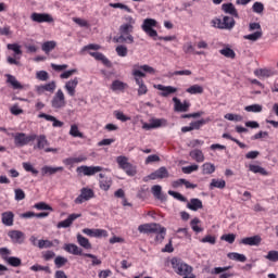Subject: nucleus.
I'll use <instances>...</instances> for the list:
<instances>
[{
  "label": "nucleus",
  "instance_id": "obj_1",
  "mask_svg": "<svg viewBox=\"0 0 278 278\" xmlns=\"http://www.w3.org/2000/svg\"><path fill=\"white\" fill-rule=\"evenodd\" d=\"M138 231L140 233H157L155 237L156 242H164V238H166V228L156 223L142 224L138 227Z\"/></svg>",
  "mask_w": 278,
  "mask_h": 278
},
{
  "label": "nucleus",
  "instance_id": "obj_2",
  "mask_svg": "<svg viewBox=\"0 0 278 278\" xmlns=\"http://www.w3.org/2000/svg\"><path fill=\"white\" fill-rule=\"evenodd\" d=\"M172 268L184 278H197L194 274H192V266L182 262L181 258L173 257L170 260Z\"/></svg>",
  "mask_w": 278,
  "mask_h": 278
},
{
  "label": "nucleus",
  "instance_id": "obj_3",
  "mask_svg": "<svg viewBox=\"0 0 278 278\" xmlns=\"http://www.w3.org/2000/svg\"><path fill=\"white\" fill-rule=\"evenodd\" d=\"M119 34L121 36L114 37V42H128V45H134V25L131 24H122L119 26Z\"/></svg>",
  "mask_w": 278,
  "mask_h": 278
},
{
  "label": "nucleus",
  "instance_id": "obj_4",
  "mask_svg": "<svg viewBox=\"0 0 278 278\" xmlns=\"http://www.w3.org/2000/svg\"><path fill=\"white\" fill-rule=\"evenodd\" d=\"M116 162L119 168H122V170H124L128 177H136L138 170L136 169V166L129 163V159H127V156H117Z\"/></svg>",
  "mask_w": 278,
  "mask_h": 278
},
{
  "label": "nucleus",
  "instance_id": "obj_5",
  "mask_svg": "<svg viewBox=\"0 0 278 278\" xmlns=\"http://www.w3.org/2000/svg\"><path fill=\"white\" fill-rule=\"evenodd\" d=\"M132 75L135 77L137 86H139L138 96L142 97V94H147V92H149V89L147 88V85H144V80L141 79L142 77H147V74H144V72L140 70H134Z\"/></svg>",
  "mask_w": 278,
  "mask_h": 278
},
{
  "label": "nucleus",
  "instance_id": "obj_6",
  "mask_svg": "<svg viewBox=\"0 0 278 278\" xmlns=\"http://www.w3.org/2000/svg\"><path fill=\"white\" fill-rule=\"evenodd\" d=\"M256 29V31H255ZM249 30L250 31H255L253 34L250 35H244L243 38L244 40H251L252 42H257V40H260V38H262V36H264V33L262 31V25H260V23H250L249 24Z\"/></svg>",
  "mask_w": 278,
  "mask_h": 278
},
{
  "label": "nucleus",
  "instance_id": "obj_7",
  "mask_svg": "<svg viewBox=\"0 0 278 278\" xmlns=\"http://www.w3.org/2000/svg\"><path fill=\"white\" fill-rule=\"evenodd\" d=\"M153 27H157V21L153 18H146L141 25V29L150 36V38H157V30L153 29Z\"/></svg>",
  "mask_w": 278,
  "mask_h": 278
},
{
  "label": "nucleus",
  "instance_id": "obj_8",
  "mask_svg": "<svg viewBox=\"0 0 278 278\" xmlns=\"http://www.w3.org/2000/svg\"><path fill=\"white\" fill-rule=\"evenodd\" d=\"M36 140V135H25V132H16L14 136L15 147H26L29 142Z\"/></svg>",
  "mask_w": 278,
  "mask_h": 278
},
{
  "label": "nucleus",
  "instance_id": "obj_9",
  "mask_svg": "<svg viewBox=\"0 0 278 278\" xmlns=\"http://www.w3.org/2000/svg\"><path fill=\"white\" fill-rule=\"evenodd\" d=\"M37 146L36 148L39 150H45V153H58V148H47L49 147V140H47V136L40 135L36 136ZM35 148V149H36Z\"/></svg>",
  "mask_w": 278,
  "mask_h": 278
},
{
  "label": "nucleus",
  "instance_id": "obj_10",
  "mask_svg": "<svg viewBox=\"0 0 278 278\" xmlns=\"http://www.w3.org/2000/svg\"><path fill=\"white\" fill-rule=\"evenodd\" d=\"M66 105V98L62 89H59L51 100V106L54 110H60Z\"/></svg>",
  "mask_w": 278,
  "mask_h": 278
},
{
  "label": "nucleus",
  "instance_id": "obj_11",
  "mask_svg": "<svg viewBox=\"0 0 278 278\" xmlns=\"http://www.w3.org/2000/svg\"><path fill=\"white\" fill-rule=\"evenodd\" d=\"M103 170V167L101 166H88V165H81L76 168V172L78 175H85L86 177H91V175H97V173H101Z\"/></svg>",
  "mask_w": 278,
  "mask_h": 278
},
{
  "label": "nucleus",
  "instance_id": "obj_12",
  "mask_svg": "<svg viewBox=\"0 0 278 278\" xmlns=\"http://www.w3.org/2000/svg\"><path fill=\"white\" fill-rule=\"evenodd\" d=\"M90 199H94V191L90 188H83L80 190V194L75 199L76 205H81L85 201H90Z\"/></svg>",
  "mask_w": 278,
  "mask_h": 278
},
{
  "label": "nucleus",
  "instance_id": "obj_13",
  "mask_svg": "<svg viewBox=\"0 0 278 278\" xmlns=\"http://www.w3.org/2000/svg\"><path fill=\"white\" fill-rule=\"evenodd\" d=\"M9 238L13 244H24L25 243V232L21 230H10L8 232Z\"/></svg>",
  "mask_w": 278,
  "mask_h": 278
},
{
  "label": "nucleus",
  "instance_id": "obj_14",
  "mask_svg": "<svg viewBox=\"0 0 278 278\" xmlns=\"http://www.w3.org/2000/svg\"><path fill=\"white\" fill-rule=\"evenodd\" d=\"M30 18L34 23H53V16L49 13L34 12L31 13Z\"/></svg>",
  "mask_w": 278,
  "mask_h": 278
},
{
  "label": "nucleus",
  "instance_id": "obj_15",
  "mask_svg": "<svg viewBox=\"0 0 278 278\" xmlns=\"http://www.w3.org/2000/svg\"><path fill=\"white\" fill-rule=\"evenodd\" d=\"M77 218H81V214L73 213L68 215V217L65 220L59 222L56 227L58 229H68V227H71V225H73V223H75Z\"/></svg>",
  "mask_w": 278,
  "mask_h": 278
},
{
  "label": "nucleus",
  "instance_id": "obj_16",
  "mask_svg": "<svg viewBox=\"0 0 278 278\" xmlns=\"http://www.w3.org/2000/svg\"><path fill=\"white\" fill-rule=\"evenodd\" d=\"M173 102L175 112H188L190 110V102H188L187 100L181 102L179 98L174 97Z\"/></svg>",
  "mask_w": 278,
  "mask_h": 278
},
{
  "label": "nucleus",
  "instance_id": "obj_17",
  "mask_svg": "<svg viewBox=\"0 0 278 278\" xmlns=\"http://www.w3.org/2000/svg\"><path fill=\"white\" fill-rule=\"evenodd\" d=\"M148 179L155 180V179H168V169L165 166L160 167L155 172L151 173L148 176Z\"/></svg>",
  "mask_w": 278,
  "mask_h": 278
},
{
  "label": "nucleus",
  "instance_id": "obj_18",
  "mask_svg": "<svg viewBox=\"0 0 278 278\" xmlns=\"http://www.w3.org/2000/svg\"><path fill=\"white\" fill-rule=\"evenodd\" d=\"M63 249L64 251H66V253H70L71 255H81L83 257L84 255H86V253H84V250L81 248H78L75 243H65Z\"/></svg>",
  "mask_w": 278,
  "mask_h": 278
},
{
  "label": "nucleus",
  "instance_id": "obj_19",
  "mask_svg": "<svg viewBox=\"0 0 278 278\" xmlns=\"http://www.w3.org/2000/svg\"><path fill=\"white\" fill-rule=\"evenodd\" d=\"M4 77H7V84L13 88V90H23L25 88L21 81L16 79V76L12 74H5Z\"/></svg>",
  "mask_w": 278,
  "mask_h": 278
},
{
  "label": "nucleus",
  "instance_id": "obj_20",
  "mask_svg": "<svg viewBox=\"0 0 278 278\" xmlns=\"http://www.w3.org/2000/svg\"><path fill=\"white\" fill-rule=\"evenodd\" d=\"M241 244H245L248 247H260L262 244V237L255 235L253 237H247L241 240Z\"/></svg>",
  "mask_w": 278,
  "mask_h": 278
},
{
  "label": "nucleus",
  "instance_id": "obj_21",
  "mask_svg": "<svg viewBox=\"0 0 278 278\" xmlns=\"http://www.w3.org/2000/svg\"><path fill=\"white\" fill-rule=\"evenodd\" d=\"M162 125H166V119H160V118H152L150 119V123L143 124V129H157V127H162Z\"/></svg>",
  "mask_w": 278,
  "mask_h": 278
},
{
  "label": "nucleus",
  "instance_id": "obj_22",
  "mask_svg": "<svg viewBox=\"0 0 278 278\" xmlns=\"http://www.w3.org/2000/svg\"><path fill=\"white\" fill-rule=\"evenodd\" d=\"M154 88L162 91L161 97H169V94H175V92H177V87L173 86L155 85Z\"/></svg>",
  "mask_w": 278,
  "mask_h": 278
},
{
  "label": "nucleus",
  "instance_id": "obj_23",
  "mask_svg": "<svg viewBox=\"0 0 278 278\" xmlns=\"http://www.w3.org/2000/svg\"><path fill=\"white\" fill-rule=\"evenodd\" d=\"M78 85H79V78L77 77L68 80L65 84V90L67 91V94H70V97H75V89L77 88Z\"/></svg>",
  "mask_w": 278,
  "mask_h": 278
},
{
  "label": "nucleus",
  "instance_id": "obj_24",
  "mask_svg": "<svg viewBox=\"0 0 278 278\" xmlns=\"http://www.w3.org/2000/svg\"><path fill=\"white\" fill-rule=\"evenodd\" d=\"M38 118H45L46 121H49L50 123H52L53 127H64V122L56 119L55 116L53 115H49L47 113H40L38 115Z\"/></svg>",
  "mask_w": 278,
  "mask_h": 278
},
{
  "label": "nucleus",
  "instance_id": "obj_25",
  "mask_svg": "<svg viewBox=\"0 0 278 278\" xmlns=\"http://www.w3.org/2000/svg\"><path fill=\"white\" fill-rule=\"evenodd\" d=\"M187 207L191 212H199V210H203V202L198 198H193L187 203Z\"/></svg>",
  "mask_w": 278,
  "mask_h": 278
},
{
  "label": "nucleus",
  "instance_id": "obj_26",
  "mask_svg": "<svg viewBox=\"0 0 278 278\" xmlns=\"http://www.w3.org/2000/svg\"><path fill=\"white\" fill-rule=\"evenodd\" d=\"M2 216V224L5 227H12L14 225V213L12 211H7L1 214Z\"/></svg>",
  "mask_w": 278,
  "mask_h": 278
},
{
  "label": "nucleus",
  "instance_id": "obj_27",
  "mask_svg": "<svg viewBox=\"0 0 278 278\" xmlns=\"http://www.w3.org/2000/svg\"><path fill=\"white\" fill-rule=\"evenodd\" d=\"M64 170V167L59 166V167H52L49 165H46L41 168V174L45 177V175H55V173H62Z\"/></svg>",
  "mask_w": 278,
  "mask_h": 278
},
{
  "label": "nucleus",
  "instance_id": "obj_28",
  "mask_svg": "<svg viewBox=\"0 0 278 278\" xmlns=\"http://www.w3.org/2000/svg\"><path fill=\"white\" fill-rule=\"evenodd\" d=\"M222 10L226 14H230V16H235V18H238V10H236V7H233V3H224L222 5Z\"/></svg>",
  "mask_w": 278,
  "mask_h": 278
},
{
  "label": "nucleus",
  "instance_id": "obj_29",
  "mask_svg": "<svg viewBox=\"0 0 278 278\" xmlns=\"http://www.w3.org/2000/svg\"><path fill=\"white\" fill-rule=\"evenodd\" d=\"M7 49L9 51H13V58H17V60H21V55H23V50H21V45L18 43H8Z\"/></svg>",
  "mask_w": 278,
  "mask_h": 278
},
{
  "label": "nucleus",
  "instance_id": "obj_30",
  "mask_svg": "<svg viewBox=\"0 0 278 278\" xmlns=\"http://www.w3.org/2000/svg\"><path fill=\"white\" fill-rule=\"evenodd\" d=\"M151 190L155 199H159V201H166V194L162 193V186L154 185Z\"/></svg>",
  "mask_w": 278,
  "mask_h": 278
},
{
  "label": "nucleus",
  "instance_id": "obj_31",
  "mask_svg": "<svg viewBox=\"0 0 278 278\" xmlns=\"http://www.w3.org/2000/svg\"><path fill=\"white\" fill-rule=\"evenodd\" d=\"M236 26V20L231 16H224L223 17V26H220V29H233Z\"/></svg>",
  "mask_w": 278,
  "mask_h": 278
},
{
  "label": "nucleus",
  "instance_id": "obj_32",
  "mask_svg": "<svg viewBox=\"0 0 278 278\" xmlns=\"http://www.w3.org/2000/svg\"><path fill=\"white\" fill-rule=\"evenodd\" d=\"M189 155L190 157H192V160H195V162L198 163L205 162V155L203 154V151L199 149L190 151Z\"/></svg>",
  "mask_w": 278,
  "mask_h": 278
},
{
  "label": "nucleus",
  "instance_id": "obj_33",
  "mask_svg": "<svg viewBox=\"0 0 278 278\" xmlns=\"http://www.w3.org/2000/svg\"><path fill=\"white\" fill-rule=\"evenodd\" d=\"M76 238L79 247H83V249L87 250L92 249V243H90V240H88V238L81 236L80 233H78Z\"/></svg>",
  "mask_w": 278,
  "mask_h": 278
},
{
  "label": "nucleus",
  "instance_id": "obj_34",
  "mask_svg": "<svg viewBox=\"0 0 278 278\" xmlns=\"http://www.w3.org/2000/svg\"><path fill=\"white\" fill-rule=\"evenodd\" d=\"M89 55H91V58H94V60L102 62V64H104V66H111L110 60H108V58H105V55H103V53L89 52Z\"/></svg>",
  "mask_w": 278,
  "mask_h": 278
},
{
  "label": "nucleus",
  "instance_id": "obj_35",
  "mask_svg": "<svg viewBox=\"0 0 278 278\" xmlns=\"http://www.w3.org/2000/svg\"><path fill=\"white\" fill-rule=\"evenodd\" d=\"M4 262H7L9 266H13V268H18V266L23 264V261L16 256L4 257Z\"/></svg>",
  "mask_w": 278,
  "mask_h": 278
},
{
  "label": "nucleus",
  "instance_id": "obj_36",
  "mask_svg": "<svg viewBox=\"0 0 278 278\" xmlns=\"http://www.w3.org/2000/svg\"><path fill=\"white\" fill-rule=\"evenodd\" d=\"M220 55H224V58H228L230 60H236V51L229 47H225L219 50Z\"/></svg>",
  "mask_w": 278,
  "mask_h": 278
},
{
  "label": "nucleus",
  "instance_id": "obj_37",
  "mask_svg": "<svg viewBox=\"0 0 278 278\" xmlns=\"http://www.w3.org/2000/svg\"><path fill=\"white\" fill-rule=\"evenodd\" d=\"M43 90L47 92H53L55 90V81L52 80L51 83L37 87L38 92H43Z\"/></svg>",
  "mask_w": 278,
  "mask_h": 278
},
{
  "label": "nucleus",
  "instance_id": "obj_38",
  "mask_svg": "<svg viewBox=\"0 0 278 278\" xmlns=\"http://www.w3.org/2000/svg\"><path fill=\"white\" fill-rule=\"evenodd\" d=\"M227 186V182L223 179H212L210 184L211 190H214V188H218L219 190H223Z\"/></svg>",
  "mask_w": 278,
  "mask_h": 278
},
{
  "label": "nucleus",
  "instance_id": "obj_39",
  "mask_svg": "<svg viewBox=\"0 0 278 278\" xmlns=\"http://www.w3.org/2000/svg\"><path fill=\"white\" fill-rule=\"evenodd\" d=\"M70 136H72V138H84V132L79 131L77 124H73L70 129Z\"/></svg>",
  "mask_w": 278,
  "mask_h": 278
},
{
  "label": "nucleus",
  "instance_id": "obj_40",
  "mask_svg": "<svg viewBox=\"0 0 278 278\" xmlns=\"http://www.w3.org/2000/svg\"><path fill=\"white\" fill-rule=\"evenodd\" d=\"M249 170H251V173H254V174H260V175H268V172H266V169L260 165H249Z\"/></svg>",
  "mask_w": 278,
  "mask_h": 278
},
{
  "label": "nucleus",
  "instance_id": "obj_41",
  "mask_svg": "<svg viewBox=\"0 0 278 278\" xmlns=\"http://www.w3.org/2000/svg\"><path fill=\"white\" fill-rule=\"evenodd\" d=\"M216 170V166L212 163H204L202 165V174L203 175H212Z\"/></svg>",
  "mask_w": 278,
  "mask_h": 278
},
{
  "label": "nucleus",
  "instance_id": "obj_42",
  "mask_svg": "<svg viewBox=\"0 0 278 278\" xmlns=\"http://www.w3.org/2000/svg\"><path fill=\"white\" fill-rule=\"evenodd\" d=\"M228 257L229 260H233L235 262H247V256L238 252L228 253Z\"/></svg>",
  "mask_w": 278,
  "mask_h": 278
},
{
  "label": "nucleus",
  "instance_id": "obj_43",
  "mask_svg": "<svg viewBox=\"0 0 278 278\" xmlns=\"http://www.w3.org/2000/svg\"><path fill=\"white\" fill-rule=\"evenodd\" d=\"M186 92L189 94H203V87L200 85H192L191 87L187 88Z\"/></svg>",
  "mask_w": 278,
  "mask_h": 278
},
{
  "label": "nucleus",
  "instance_id": "obj_44",
  "mask_svg": "<svg viewBox=\"0 0 278 278\" xmlns=\"http://www.w3.org/2000/svg\"><path fill=\"white\" fill-rule=\"evenodd\" d=\"M55 41H46L42 43L41 49L42 51H45V53H51V51L55 49Z\"/></svg>",
  "mask_w": 278,
  "mask_h": 278
},
{
  "label": "nucleus",
  "instance_id": "obj_45",
  "mask_svg": "<svg viewBox=\"0 0 278 278\" xmlns=\"http://www.w3.org/2000/svg\"><path fill=\"white\" fill-rule=\"evenodd\" d=\"M256 77H273V72L266 68H260L254 71Z\"/></svg>",
  "mask_w": 278,
  "mask_h": 278
},
{
  "label": "nucleus",
  "instance_id": "obj_46",
  "mask_svg": "<svg viewBox=\"0 0 278 278\" xmlns=\"http://www.w3.org/2000/svg\"><path fill=\"white\" fill-rule=\"evenodd\" d=\"M54 264L56 268H62L68 264V258L59 255L54 258Z\"/></svg>",
  "mask_w": 278,
  "mask_h": 278
},
{
  "label": "nucleus",
  "instance_id": "obj_47",
  "mask_svg": "<svg viewBox=\"0 0 278 278\" xmlns=\"http://www.w3.org/2000/svg\"><path fill=\"white\" fill-rule=\"evenodd\" d=\"M207 123H210V117L206 119H200V121H195V122H191V129H201L202 125H207Z\"/></svg>",
  "mask_w": 278,
  "mask_h": 278
},
{
  "label": "nucleus",
  "instance_id": "obj_48",
  "mask_svg": "<svg viewBox=\"0 0 278 278\" xmlns=\"http://www.w3.org/2000/svg\"><path fill=\"white\" fill-rule=\"evenodd\" d=\"M199 223H201V219H199V217H195L190 222L191 229L195 231V233H201V231H203V228L198 226Z\"/></svg>",
  "mask_w": 278,
  "mask_h": 278
},
{
  "label": "nucleus",
  "instance_id": "obj_49",
  "mask_svg": "<svg viewBox=\"0 0 278 278\" xmlns=\"http://www.w3.org/2000/svg\"><path fill=\"white\" fill-rule=\"evenodd\" d=\"M114 116L115 118H117V121H121L122 123H127V121H131V117L125 115V113L121 111H115Z\"/></svg>",
  "mask_w": 278,
  "mask_h": 278
},
{
  "label": "nucleus",
  "instance_id": "obj_50",
  "mask_svg": "<svg viewBox=\"0 0 278 278\" xmlns=\"http://www.w3.org/2000/svg\"><path fill=\"white\" fill-rule=\"evenodd\" d=\"M110 8H114V9H119V10H125V12H128L129 14H131V12H134L131 10V8H128L126 4H123L121 2H117V3H110L109 4Z\"/></svg>",
  "mask_w": 278,
  "mask_h": 278
},
{
  "label": "nucleus",
  "instance_id": "obj_51",
  "mask_svg": "<svg viewBox=\"0 0 278 278\" xmlns=\"http://www.w3.org/2000/svg\"><path fill=\"white\" fill-rule=\"evenodd\" d=\"M125 86H127L125 83L121 80H114L111 85V90L116 91V90H125Z\"/></svg>",
  "mask_w": 278,
  "mask_h": 278
},
{
  "label": "nucleus",
  "instance_id": "obj_52",
  "mask_svg": "<svg viewBox=\"0 0 278 278\" xmlns=\"http://www.w3.org/2000/svg\"><path fill=\"white\" fill-rule=\"evenodd\" d=\"M169 197H174V199H177V201H181L182 203H187L188 199L184 197L181 193L169 190L168 191Z\"/></svg>",
  "mask_w": 278,
  "mask_h": 278
},
{
  "label": "nucleus",
  "instance_id": "obj_53",
  "mask_svg": "<svg viewBox=\"0 0 278 278\" xmlns=\"http://www.w3.org/2000/svg\"><path fill=\"white\" fill-rule=\"evenodd\" d=\"M245 112H253L254 114H257L262 112L263 108L261 104H252L244 108Z\"/></svg>",
  "mask_w": 278,
  "mask_h": 278
},
{
  "label": "nucleus",
  "instance_id": "obj_54",
  "mask_svg": "<svg viewBox=\"0 0 278 278\" xmlns=\"http://www.w3.org/2000/svg\"><path fill=\"white\" fill-rule=\"evenodd\" d=\"M84 157H68L64 160V164L66 166H73V164H79V162H84Z\"/></svg>",
  "mask_w": 278,
  "mask_h": 278
},
{
  "label": "nucleus",
  "instance_id": "obj_55",
  "mask_svg": "<svg viewBox=\"0 0 278 278\" xmlns=\"http://www.w3.org/2000/svg\"><path fill=\"white\" fill-rule=\"evenodd\" d=\"M115 51H116L117 55H119V58H127L128 50H127L126 46H124V45L117 46Z\"/></svg>",
  "mask_w": 278,
  "mask_h": 278
},
{
  "label": "nucleus",
  "instance_id": "obj_56",
  "mask_svg": "<svg viewBox=\"0 0 278 278\" xmlns=\"http://www.w3.org/2000/svg\"><path fill=\"white\" fill-rule=\"evenodd\" d=\"M51 247H53V242L50 240L41 239L38 241V249H51Z\"/></svg>",
  "mask_w": 278,
  "mask_h": 278
},
{
  "label": "nucleus",
  "instance_id": "obj_57",
  "mask_svg": "<svg viewBox=\"0 0 278 278\" xmlns=\"http://www.w3.org/2000/svg\"><path fill=\"white\" fill-rule=\"evenodd\" d=\"M269 262H278V251L271 250L265 256Z\"/></svg>",
  "mask_w": 278,
  "mask_h": 278
},
{
  "label": "nucleus",
  "instance_id": "obj_58",
  "mask_svg": "<svg viewBox=\"0 0 278 278\" xmlns=\"http://www.w3.org/2000/svg\"><path fill=\"white\" fill-rule=\"evenodd\" d=\"M220 240H225V242H228V244H233L236 242V235L233 233L223 235L220 237Z\"/></svg>",
  "mask_w": 278,
  "mask_h": 278
},
{
  "label": "nucleus",
  "instance_id": "obj_59",
  "mask_svg": "<svg viewBox=\"0 0 278 278\" xmlns=\"http://www.w3.org/2000/svg\"><path fill=\"white\" fill-rule=\"evenodd\" d=\"M181 170L185 175H190L191 173H194V170H199V165L193 164L191 166H186L182 167Z\"/></svg>",
  "mask_w": 278,
  "mask_h": 278
},
{
  "label": "nucleus",
  "instance_id": "obj_60",
  "mask_svg": "<svg viewBox=\"0 0 278 278\" xmlns=\"http://www.w3.org/2000/svg\"><path fill=\"white\" fill-rule=\"evenodd\" d=\"M252 10L255 14H262V12H264V3L254 2Z\"/></svg>",
  "mask_w": 278,
  "mask_h": 278
},
{
  "label": "nucleus",
  "instance_id": "obj_61",
  "mask_svg": "<svg viewBox=\"0 0 278 278\" xmlns=\"http://www.w3.org/2000/svg\"><path fill=\"white\" fill-rule=\"evenodd\" d=\"M36 77L39 81H47L49 79V73L47 71H39L37 72Z\"/></svg>",
  "mask_w": 278,
  "mask_h": 278
},
{
  "label": "nucleus",
  "instance_id": "obj_62",
  "mask_svg": "<svg viewBox=\"0 0 278 278\" xmlns=\"http://www.w3.org/2000/svg\"><path fill=\"white\" fill-rule=\"evenodd\" d=\"M23 168L27 173H33V175H38V169L34 168V165H31V163H23Z\"/></svg>",
  "mask_w": 278,
  "mask_h": 278
},
{
  "label": "nucleus",
  "instance_id": "obj_63",
  "mask_svg": "<svg viewBox=\"0 0 278 278\" xmlns=\"http://www.w3.org/2000/svg\"><path fill=\"white\" fill-rule=\"evenodd\" d=\"M36 210H48L50 212H53V207L51 205L45 203V202H39L35 204Z\"/></svg>",
  "mask_w": 278,
  "mask_h": 278
},
{
  "label": "nucleus",
  "instance_id": "obj_64",
  "mask_svg": "<svg viewBox=\"0 0 278 278\" xmlns=\"http://www.w3.org/2000/svg\"><path fill=\"white\" fill-rule=\"evenodd\" d=\"M11 114H13V116H21V114H23V109L18 108V104H14L13 106H11L10 109Z\"/></svg>",
  "mask_w": 278,
  "mask_h": 278
}]
</instances>
